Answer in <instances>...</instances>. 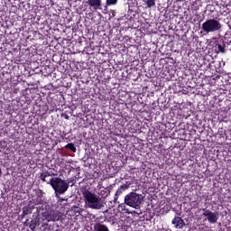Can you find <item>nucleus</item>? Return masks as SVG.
<instances>
[{"label":"nucleus","mask_w":231,"mask_h":231,"mask_svg":"<svg viewBox=\"0 0 231 231\" xmlns=\"http://www.w3.org/2000/svg\"><path fill=\"white\" fill-rule=\"evenodd\" d=\"M59 201H60V203H62V201H64V199H61L60 197L58 198Z\"/></svg>","instance_id":"23"},{"label":"nucleus","mask_w":231,"mask_h":231,"mask_svg":"<svg viewBox=\"0 0 231 231\" xmlns=\"http://www.w3.org/2000/svg\"><path fill=\"white\" fill-rule=\"evenodd\" d=\"M171 223L174 225L175 228H183V226H185V221L182 220L180 217H175Z\"/></svg>","instance_id":"10"},{"label":"nucleus","mask_w":231,"mask_h":231,"mask_svg":"<svg viewBox=\"0 0 231 231\" xmlns=\"http://www.w3.org/2000/svg\"><path fill=\"white\" fill-rule=\"evenodd\" d=\"M145 5L147 8H152V6H156V0H146Z\"/></svg>","instance_id":"17"},{"label":"nucleus","mask_w":231,"mask_h":231,"mask_svg":"<svg viewBox=\"0 0 231 231\" xmlns=\"http://www.w3.org/2000/svg\"><path fill=\"white\" fill-rule=\"evenodd\" d=\"M42 217L43 221H59L60 219V216L59 212L53 209L48 202H43L42 205L36 207V212L33 213L32 217Z\"/></svg>","instance_id":"1"},{"label":"nucleus","mask_w":231,"mask_h":231,"mask_svg":"<svg viewBox=\"0 0 231 231\" xmlns=\"http://www.w3.org/2000/svg\"><path fill=\"white\" fill-rule=\"evenodd\" d=\"M223 25L219 20L216 19H208L206 22L202 23V31L204 33H214V32H219Z\"/></svg>","instance_id":"5"},{"label":"nucleus","mask_w":231,"mask_h":231,"mask_svg":"<svg viewBox=\"0 0 231 231\" xmlns=\"http://www.w3.org/2000/svg\"><path fill=\"white\" fill-rule=\"evenodd\" d=\"M101 194H102V196H105V194H106V196H107V191H106V190H101Z\"/></svg>","instance_id":"22"},{"label":"nucleus","mask_w":231,"mask_h":231,"mask_svg":"<svg viewBox=\"0 0 231 231\" xmlns=\"http://www.w3.org/2000/svg\"><path fill=\"white\" fill-rule=\"evenodd\" d=\"M202 210V216H204V217H207L208 223H210L211 225L217 223V219H219V214H217V212H212L207 208H203Z\"/></svg>","instance_id":"6"},{"label":"nucleus","mask_w":231,"mask_h":231,"mask_svg":"<svg viewBox=\"0 0 231 231\" xmlns=\"http://www.w3.org/2000/svg\"><path fill=\"white\" fill-rule=\"evenodd\" d=\"M94 229H95L96 231H109V228H107V227L106 226V225H103V224H96V225L94 226Z\"/></svg>","instance_id":"14"},{"label":"nucleus","mask_w":231,"mask_h":231,"mask_svg":"<svg viewBox=\"0 0 231 231\" xmlns=\"http://www.w3.org/2000/svg\"><path fill=\"white\" fill-rule=\"evenodd\" d=\"M87 5L93 10H102V0H88Z\"/></svg>","instance_id":"7"},{"label":"nucleus","mask_w":231,"mask_h":231,"mask_svg":"<svg viewBox=\"0 0 231 231\" xmlns=\"http://www.w3.org/2000/svg\"><path fill=\"white\" fill-rule=\"evenodd\" d=\"M226 46V43L225 42V40L220 39L216 43L217 48V53H226V50L225 49Z\"/></svg>","instance_id":"9"},{"label":"nucleus","mask_w":231,"mask_h":231,"mask_svg":"<svg viewBox=\"0 0 231 231\" xmlns=\"http://www.w3.org/2000/svg\"><path fill=\"white\" fill-rule=\"evenodd\" d=\"M65 149H69L72 152H77V147H75V144L73 143H69L65 146Z\"/></svg>","instance_id":"18"},{"label":"nucleus","mask_w":231,"mask_h":231,"mask_svg":"<svg viewBox=\"0 0 231 231\" xmlns=\"http://www.w3.org/2000/svg\"><path fill=\"white\" fill-rule=\"evenodd\" d=\"M49 176H57L53 171H45L40 174V179L42 181H44L48 183L49 181L46 180V178H49Z\"/></svg>","instance_id":"11"},{"label":"nucleus","mask_w":231,"mask_h":231,"mask_svg":"<svg viewBox=\"0 0 231 231\" xmlns=\"http://www.w3.org/2000/svg\"><path fill=\"white\" fill-rule=\"evenodd\" d=\"M82 196L86 205L89 208H93L94 210H100L102 208L101 199L97 194L87 189L82 192Z\"/></svg>","instance_id":"2"},{"label":"nucleus","mask_w":231,"mask_h":231,"mask_svg":"<svg viewBox=\"0 0 231 231\" xmlns=\"http://www.w3.org/2000/svg\"><path fill=\"white\" fill-rule=\"evenodd\" d=\"M33 219L31 220L30 224H29V228L32 230V231H35V229L37 228V223L38 221H40L41 217H32Z\"/></svg>","instance_id":"12"},{"label":"nucleus","mask_w":231,"mask_h":231,"mask_svg":"<svg viewBox=\"0 0 231 231\" xmlns=\"http://www.w3.org/2000/svg\"><path fill=\"white\" fill-rule=\"evenodd\" d=\"M44 196V191H42V189H40L38 194H37V203L38 206L42 204V198Z\"/></svg>","instance_id":"15"},{"label":"nucleus","mask_w":231,"mask_h":231,"mask_svg":"<svg viewBox=\"0 0 231 231\" xmlns=\"http://www.w3.org/2000/svg\"><path fill=\"white\" fill-rule=\"evenodd\" d=\"M177 215H178V216H181V212H180V213H177Z\"/></svg>","instance_id":"26"},{"label":"nucleus","mask_w":231,"mask_h":231,"mask_svg":"<svg viewBox=\"0 0 231 231\" xmlns=\"http://www.w3.org/2000/svg\"><path fill=\"white\" fill-rule=\"evenodd\" d=\"M106 6H116L118 5V0H106Z\"/></svg>","instance_id":"19"},{"label":"nucleus","mask_w":231,"mask_h":231,"mask_svg":"<svg viewBox=\"0 0 231 231\" xmlns=\"http://www.w3.org/2000/svg\"><path fill=\"white\" fill-rule=\"evenodd\" d=\"M191 10H193L194 12H198V10H199V5H198L196 2H193V4L191 5Z\"/></svg>","instance_id":"20"},{"label":"nucleus","mask_w":231,"mask_h":231,"mask_svg":"<svg viewBox=\"0 0 231 231\" xmlns=\"http://www.w3.org/2000/svg\"><path fill=\"white\" fill-rule=\"evenodd\" d=\"M126 189H127V187H126L125 185H121V186L117 189V190H116V194H115V201H116V199H118V196H120L121 194H123L124 191H125Z\"/></svg>","instance_id":"13"},{"label":"nucleus","mask_w":231,"mask_h":231,"mask_svg":"<svg viewBox=\"0 0 231 231\" xmlns=\"http://www.w3.org/2000/svg\"><path fill=\"white\" fill-rule=\"evenodd\" d=\"M120 207H121V208H122V207H125V204H121V206H120Z\"/></svg>","instance_id":"25"},{"label":"nucleus","mask_w":231,"mask_h":231,"mask_svg":"<svg viewBox=\"0 0 231 231\" xmlns=\"http://www.w3.org/2000/svg\"><path fill=\"white\" fill-rule=\"evenodd\" d=\"M47 183L53 189L57 198H60L59 194H64L68 190V182L60 177L51 178Z\"/></svg>","instance_id":"3"},{"label":"nucleus","mask_w":231,"mask_h":231,"mask_svg":"<svg viewBox=\"0 0 231 231\" xmlns=\"http://www.w3.org/2000/svg\"><path fill=\"white\" fill-rule=\"evenodd\" d=\"M66 182L68 184V189H69V185L70 187H73V185L77 183V178L76 177L69 178L66 180Z\"/></svg>","instance_id":"16"},{"label":"nucleus","mask_w":231,"mask_h":231,"mask_svg":"<svg viewBox=\"0 0 231 231\" xmlns=\"http://www.w3.org/2000/svg\"><path fill=\"white\" fill-rule=\"evenodd\" d=\"M61 116H63V118H65V120H69V116H68V114H63Z\"/></svg>","instance_id":"21"},{"label":"nucleus","mask_w":231,"mask_h":231,"mask_svg":"<svg viewBox=\"0 0 231 231\" xmlns=\"http://www.w3.org/2000/svg\"><path fill=\"white\" fill-rule=\"evenodd\" d=\"M142 201H143V198L136 192L132 191L125 197V205L132 207V208H140Z\"/></svg>","instance_id":"4"},{"label":"nucleus","mask_w":231,"mask_h":231,"mask_svg":"<svg viewBox=\"0 0 231 231\" xmlns=\"http://www.w3.org/2000/svg\"><path fill=\"white\" fill-rule=\"evenodd\" d=\"M34 208H37L35 203L29 201L28 205L23 208V216H29V214L33 212Z\"/></svg>","instance_id":"8"},{"label":"nucleus","mask_w":231,"mask_h":231,"mask_svg":"<svg viewBox=\"0 0 231 231\" xmlns=\"http://www.w3.org/2000/svg\"><path fill=\"white\" fill-rule=\"evenodd\" d=\"M2 174H3V170L0 168V178H1Z\"/></svg>","instance_id":"24"}]
</instances>
